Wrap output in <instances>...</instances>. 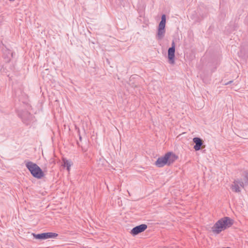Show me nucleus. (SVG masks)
I'll use <instances>...</instances> for the list:
<instances>
[{"label":"nucleus","instance_id":"obj_1","mask_svg":"<svg viewBox=\"0 0 248 248\" xmlns=\"http://www.w3.org/2000/svg\"><path fill=\"white\" fill-rule=\"evenodd\" d=\"M233 224V221L229 217H224L219 219L212 227V232L216 234L229 228Z\"/></svg>","mask_w":248,"mask_h":248},{"label":"nucleus","instance_id":"obj_2","mask_svg":"<svg viewBox=\"0 0 248 248\" xmlns=\"http://www.w3.org/2000/svg\"><path fill=\"white\" fill-rule=\"evenodd\" d=\"M25 165L34 178L41 179L44 176V173L43 170L36 164L31 161H27L26 162Z\"/></svg>","mask_w":248,"mask_h":248},{"label":"nucleus","instance_id":"obj_3","mask_svg":"<svg viewBox=\"0 0 248 248\" xmlns=\"http://www.w3.org/2000/svg\"><path fill=\"white\" fill-rule=\"evenodd\" d=\"M166 15L163 14L161 16V19L160 22H159L157 33L156 37L157 39L161 40L164 36V34L165 33V25H166Z\"/></svg>","mask_w":248,"mask_h":248},{"label":"nucleus","instance_id":"obj_4","mask_svg":"<svg viewBox=\"0 0 248 248\" xmlns=\"http://www.w3.org/2000/svg\"><path fill=\"white\" fill-rule=\"evenodd\" d=\"M33 237L39 240H46L48 238H54L58 236V234L55 232H47L39 234L33 233Z\"/></svg>","mask_w":248,"mask_h":248},{"label":"nucleus","instance_id":"obj_5","mask_svg":"<svg viewBox=\"0 0 248 248\" xmlns=\"http://www.w3.org/2000/svg\"><path fill=\"white\" fill-rule=\"evenodd\" d=\"M18 115L22 119L24 123L29 124L31 122L33 121V116L28 111H18Z\"/></svg>","mask_w":248,"mask_h":248},{"label":"nucleus","instance_id":"obj_6","mask_svg":"<svg viewBox=\"0 0 248 248\" xmlns=\"http://www.w3.org/2000/svg\"><path fill=\"white\" fill-rule=\"evenodd\" d=\"M240 186L243 188L245 187L242 179H237L233 181L231 188L233 191L238 193L241 191Z\"/></svg>","mask_w":248,"mask_h":248},{"label":"nucleus","instance_id":"obj_7","mask_svg":"<svg viewBox=\"0 0 248 248\" xmlns=\"http://www.w3.org/2000/svg\"><path fill=\"white\" fill-rule=\"evenodd\" d=\"M147 228V225L145 224H142L134 227L130 231V233L133 236H135L138 234L143 232Z\"/></svg>","mask_w":248,"mask_h":248},{"label":"nucleus","instance_id":"obj_8","mask_svg":"<svg viewBox=\"0 0 248 248\" xmlns=\"http://www.w3.org/2000/svg\"><path fill=\"white\" fill-rule=\"evenodd\" d=\"M175 45L174 41L171 43V46L168 49V59L169 63L170 64L174 63Z\"/></svg>","mask_w":248,"mask_h":248},{"label":"nucleus","instance_id":"obj_9","mask_svg":"<svg viewBox=\"0 0 248 248\" xmlns=\"http://www.w3.org/2000/svg\"><path fill=\"white\" fill-rule=\"evenodd\" d=\"M168 158L166 156V154L162 156L158 157L155 163V165L159 168H161L165 165H168Z\"/></svg>","mask_w":248,"mask_h":248},{"label":"nucleus","instance_id":"obj_10","mask_svg":"<svg viewBox=\"0 0 248 248\" xmlns=\"http://www.w3.org/2000/svg\"><path fill=\"white\" fill-rule=\"evenodd\" d=\"M166 156L168 158V166L172 164L175 160L178 159V156L173 154L172 152H168L166 154Z\"/></svg>","mask_w":248,"mask_h":248},{"label":"nucleus","instance_id":"obj_11","mask_svg":"<svg viewBox=\"0 0 248 248\" xmlns=\"http://www.w3.org/2000/svg\"><path fill=\"white\" fill-rule=\"evenodd\" d=\"M193 141L195 145L194 146V149L195 151H199L201 149V147L203 144L202 139L198 137H195L193 139Z\"/></svg>","mask_w":248,"mask_h":248},{"label":"nucleus","instance_id":"obj_12","mask_svg":"<svg viewBox=\"0 0 248 248\" xmlns=\"http://www.w3.org/2000/svg\"><path fill=\"white\" fill-rule=\"evenodd\" d=\"M242 181L245 186H248V170L244 172Z\"/></svg>","mask_w":248,"mask_h":248},{"label":"nucleus","instance_id":"obj_13","mask_svg":"<svg viewBox=\"0 0 248 248\" xmlns=\"http://www.w3.org/2000/svg\"><path fill=\"white\" fill-rule=\"evenodd\" d=\"M63 165H64V166L65 167H66L67 170L68 171H69L70 170V167H71V162H70L69 161H68V160L65 159H64L63 160Z\"/></svg>","mask_w":248,"mask_h":248},{"label":"nucleus","instance_id":"obj_14","mask_svg":"<svg viewBox=\"0 0 248 248\" xmlns=\"http://www.w3.org/2000/svg\"><path fill=\"white\" fill-rule=\"evenodd\" d=\"M232 82H233V81H232V80H230V81H228V82H226V83H224V84H225V85H229V84H231Z\"/></svg>","mask_w":248,"mask_h":248},{"label":"nucleus","instance_id":"obj_15","mask_svg":"<svg viewBox=\"0 0 248 248\" xmlns=\"http://www.w3.org/2000/svg\"><path fill=\"white\" fill-rule=\"evenodd\" d=\"M79 139H80V140H81V136H80V137H79Z\"/></svg>","mask_w":248,"mask_h":248},{"label":"nucleus","instance_id":"obj_16","mask_svg":"<svg viewBox=\"0 0 248 248\" xmlns=\"http://www.w3.org/2000/svg\"><path fill=\"white\" fill-rule=\"evenodd\" d=\"M9 1H14V0H9Z\"/></svg>","mask_w":248,"mask_h":248}]
</instances>
